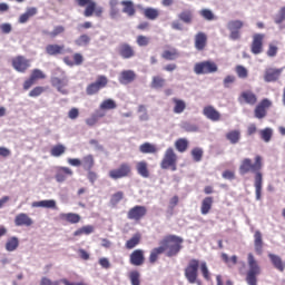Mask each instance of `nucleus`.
Instances as JSON below:
<instances>
[{"mask_svg":"<svg viewBox=\"0 0 285 285\" xmlns=\"http://www.w3.org/2000/svg\"><path fill=\"white\" fill-rule=\"evenodd\" d=\"M225 139H227V141H229V144L235 146L239 141H242V131L239 129H232L226 132Z\"/></svg>","mask_w":285,"mask_h":285,"instance_id":"27","label":"nucleus"},{"mask_svg":"<svg viewBox=\"0 0 285 285\" xmlns=\"http://www.w3.org/2000/svg\"><path fill=\"white\" fill-rule=\"evenodd\" d=\"M179 157H177V153L173 147H169L165 150L164 157L160 161V168L163 170H177V161Z\"/></svg>","mask_w":285,"mask_h":285,"instance_id":"6","label":"nucleus"},{"mask_svg":"<svg viewBox=\"0 0 285 285\" xmlns=\"http://www.w3.org/2000/svg\"><path fill=\"white\" fill-rule=\"evenodd\" d=\"M108 86V78L106 76H98L95 82H91L87 86L86 92L89 97L97 95L99 90Z\"/></svg>","mask_w":285,"mask_h":285,"instance_id":"10","label":"nucleus"},{"mask_svg":"<svg viewBox=\"0 0 285 285\" xmlns=\"http://www.w3.org/2000/svg\"><path fill=\"white\" fill-rule=\"evenodd\" d=\"M137 79V73L134 70H122L118 78L119 83L122 86H128V83H132Z\"/></svg>","mask_w":285,"mask_h":285,"instance_id":"24","label":"nucleus"},{"mask_svg":"<svg viewBox=\"0 0 285 285\" xmlns=\"http://www.w3.org/2000/svg\"><path fill=\"white\" fill-rule=\"evenodd\" d=\"M208 43V36L205 32L199 31L195 36L196 50H204Z\"/></svg>","mask_w":285,"mask_h":285,"instance_id":"26","label":"nucleus"},{"mask_svg":"<svg viewBox=\"0 0 285 285\" xmlns=\"http://www.w3.org/2000/svg\"><path fill=\"white\" fill-rule=\"evenodd\" d=\"M45 52L49 57H59V55H66V52H72V49H66V45L49 43L45 47Z\"/></svg>","mask_w":285,"mask_h":285,"instance_id":"12","label":"nucleus"},{"mask_svg":"<svg viewBox=\"0 0 285 285\" xmlns=\"http://www.w3.org/2000/svg\"><path fill=\"white\" fill-rule=\"evenodd\" d=\"M199 268L204 279L210 282V271H208V264H206V262L199 263V259L194 258L190 259L185 267L184 275L188 284H199V282L197 281V278L199 277Z\"/></svg>","mask_w":285,"mask_h":285,"instance_id":"3","label":"nucleus"},{"mask_svg":"<svg viewBox=\"0 0 285 285\" xmlns=\"http://www.w3.org/2000/svg\"><path fill=\"white\" fill-rule=\"evenodd\" d=\"M117 102L112 99H106L100 104V110H115Z\"/></svg>","mask_w":285,"mask_h":285,"instance_id":"51","label":"nucleus"},{"mask_svg":"<svg viewBox=\"0 0 285 285\" xmlns=\"http://www.w3.org/2000/svg\"><path fill=\"white\" fill-rule=\"evenodd\" d=\"M120 6H122V12L129 17H135L137 13V9H135V3L132 0H122Z\"/></svg>","mask_w":285,"mask_h":285,"instance_id":"29","label":"nucleus"},{"mask_svg":"<svg viewBox=\"0 0 285 285\" xmlns=\"http://www.w3.org/2000/svg\"><path fill=\"white\" fill-rule=\"evenodd\" d=\"M136 43H137V46H139L140 48H144V47L148 46V43H150V38L140 35V36H138V37L136 38Z\"/></svg>","mask_w":285,"mask_h":285,"instance_id":"60","label":"nucleus"},{"mask_svg":"<svg viewBox=\"0 0 285 285\" xmlns=\"http://www.w3.org/2000/svg\"><path fill=\"white\" fill-rule=\"evenodd\" d=\"M261 138L263 139V141H265V144H268V141H271V139H273V129L267 127L263 130L259 131Z\"/></svg>","mask_w":285,"mask_h":285,"instance_id":"52","label":"nucleus"},{"mask_svg":"<svg viewBox=\"0 0 285 285\" xmlns=\"http://www.w3.org/2000/svg\"><path fill=\"white\" fill-rule=\"evenodd\" d=\"M51 86L58 90L61 95H68V89H66V86H68V78H59L53 77L51 78Z\"/></svg>","mask_w":285,"mask_h":285,"instance_id":"22","label":"nucleus"},{"mask_svg":"<svg viewBox=\"0 0 285 285\" xmlns=\"http://www.w3.org/2000/svg\"><path fill=\"white\" fill-rule=\"evenodd\" d=\"M59 217L63 222H68V224H79L81 222V216L75 213H62Z\"/></svg>","mask_w":285,"mask_h":285,"instance_id":"32","label":"nucleus"},{"mask_svg":"<svg viewBox=\"0 0 285 285\" xmlns=\"http://www.w3.org/2000/svg\"><path fill=\"white\" fill-rule=\"evenodd\" d=\"M63 32H66V27L63 26H56L53 28V30L51 31L50 35V39H57V37H59V35H63Z\"/></svg>","mask_w":285,"mask_h":285,"instance_id":"59","label":"nucleus"},{"mask_svg":"<svg viewBox=\"0 0 285 285\" xmlns=\"http://www.w3.org/2000/svg\"><path fill=\"white\" fill-rule=\"evenodd\" d=\"M283 72L284 68L268 67L265 69L264 81H266V83H273L275 81H278Z\"/></svg>","mask_w":285,"mask_h":285,"instance_id":"16","label":"nucleus"},{"mask_svg":"<svg viewBox=\"0 0 285 285\" xmlns=\"http://www.w3.org/2000/svg\"><path fill=\"white\" fill-rule=\"evenodd\" d=\"M191 157L196 163L202 161L204 157V149L199 147H195L194 149H191Z\"/></svg>","mask_w":285,"mask_h":285,"instance_id":"54","label":"nucleus"},{"mask_svg":"<svg viewBox=\"0 0 285 285\" xmlns=\"http://www.w3.org/2000/svg\"><path fill=\"white\" fill-rule=\"evenodd\" d=\"M218 70L219 67L213 60L197 62L194 66L195 75H214V72H217Z\"/></svg>","mask_w":285,"mask_h":285,"instance_id":"8","label":"nucleus"},{"mask_svg":"<svg viewBox=\"0 0 285 285\" xmlns=\"http://www.w3.org/2000/svg\"><path fill=\"white\" fill-rule=\"evenodd\" d=\"M129 264H131V266H144V264H146V252L141 248L131 252L129 255Z\"/></svg>","mask_w":285,"mask_h":285,"instance_id":"18","label":"nucleus"},{"mask_svg":"<svg viewBox=\"0 0 285 285\" xmlns=\"http://www.w3.org/2000/svg\"><path fill=\"white\" fill-rule=\"evenodd\" d=\"M14 224L16 226H26L28 228L35 224V220H32L28 214L20 213L14 217Z\"/></svg>","mask_w":285,"mask_h":285,"instance_id":"25","label":"nucleus"},{"mask_svg":"<svg viewBox=\"0 0 285 285\" xmlns=\"http://www.w3.org/2000/svg\"><path fill=\"white\" fill-rule=\"evenodd\" d=\"M236 75L239 79H247L248 78V69L246 67L238 65L235 68Z\"/></svg>","mask_w":285,"mask_h":285,"instance_id":"58","label":"nucleus"},{"mask_svg":"<svg viewBox=\"0 0 285 285\" xmlns=\"http://www.w3.org/2000/svg\"><path fill=\"white\" fill-rule=\"evenodd\" d=\"M17 248H19V238L13 236L7 240L6 250H8L9 253H12L17 250Z\"/></svg>","mask_w":285,"mask_h":285,"instance_id":"46","label":"nucleus"},{"mask_svg":"<svg viewBox=\"0 0 285 285\" xmlns=\"http://www.w3.org/2000/svg\"><path fill=\"white\" fill-rule=\"evenodd\" d=\"M238 101L248 106H255L257 104V95L250 90H245L240 94Z\"/></svg>","mask_w":285,"mask_h":285,"instance_id":"23","label":"nucleus"},{"mask_svg":"<svg viewBox=\"0 0 285 285\" xmlns=\"http://www.w3.org/2000/svg\"><path fill=\"white\" fill-rule=\"evenodd\" d=\"M91 233H95V226L86 225V226L78 228L73 233V237H81V235H91Z\"/></svg>","mask_w":285,"mask_h":285,"instance_id":"44","label":"nucleus"},{"mask_svg":"<svg viewBox=\"0 0 285 285\" xmlns=\"http://www.w3.org/2000/svg\"><path fill=\"white\" fill-rule=\"evenodd\" d=\"M264 33H255L253 36L252 45H250V52L253 55H262L264 52Z\"/></svg>","mask_w":285,"mask_h":285,"instance_id":"13","label":"nucleus"},{"mask_svg":"<svg viewBox=\"0 0 285 285\" xmlns=\"http://www.w3.org/2000/svg\"><path fill=\"white\" fill-rule=\"evenodd\" d=\"M254 248L257 255H262L264 253V240L262 238V232L256 230L254 234Z\"/></svg>","mask_w":285,"mask_h":285,"instance_id":"31","label":"nucleus"},{"mask_svg":"<svg viewBox=\"0 0 285 285\" xmlns=\"http://www.w3.org/2000/svg\"><path fill=\"white\" fill-rule=\"evenodd\" d=\"M166 86V79L155 76L151 80V88H164Z\"/></svg>","mask_w":285,"mask_h":285,"instance_id":"56","label":"nucleus"},{"mask_svg":"<svg viewBox=\"0 0 285 285\" xmlns=\"http://www.w3.org/2000/svg\"><path fill=\"white\" fill-rule=\"evenodd\" d=\"M274 23H276V26H279L281 30L285 29V6L282 7L278 13L274 17Z\"/></svg>","mask_w":285,"mask_h":285,"instance_id":"40","label":"nucleus"},{"mask_svg":"<svg viewBox=\"0 0 285 285\" xmlns=\"http://www.w3.org/2000/svg\"><path fill=\"white\" fill-rule=\"evenodd\" d=\"M161 58L165 59V61H175L179 59V50L176 48L166 49L163 51Z\"/></svg>","mask_w":285,"mask_h":285,"instance_id":"34","label":"nucleus"},{"mask_svg":"<svg viewBox=\"0 0 285 285\" xmlns=\"http://www.w3.org/2000/svg\"><path fill=\"white\" fill-rule=\"evenodd\" d=\"M203 115L209 121H222V114L213 105L205 106L203 108Z\"/></svg>","mask_w":285,"mask_h":285,"instance_id":"21","label":"nucleus"},{"mask_svg":"<svg viewBox=\"0 0 285 285\" xmlns=\"http://www.w3.org/2000/svg\"><path fill=\"white\" fill-rule=\"evenodd\" d=\"M171 101L174 104L173 112H175V115H181V112L186 110V101H184L183 99L173 98Z\"/></svg>","mask_w":285,"mask_h":285,"instance_id":"39","label":"nucleus"},{"mask_svg":"<svg viewBox=\"0 0 285 285\" xmlns=\"http://www.w3.org/2000/svg\"><path fill=\"white\" fill-rule=\"evenodd\" d=\"M11 66L17 72H26L30 68V60L23 56H17L11 59Z\"/></svg>","mask_w":285,"mask_h":285,"instance_id":"14","label":"nucleus"},{"mask_svg":"<svg viewBox=\"0 0 285 285\" xmlns=\"http://www.w3.org/2000/svg\"><path fill=\"white\" fill-rule=\"evenodd\" d=\"M124 197V191H116L111 195L109 203L111 206H118L119 202H122Z\"/></svg>","mask_w":285,"mask_h":285,"instance_id":"49","label":"nucleus"},{"mask_svg":"<svg viewBox=\"0 0 285 285\" xmlns=\"http://www.w3.org/2000/svg\"><path fill=\"white\" fill-rule=\"evenodd\" d=\"M178 19L183 21L184 23H193V11L191 10H184L178 14Z\"/></svg>","mask_w":285,"mask_h":285,"instance_id":"45","label":"nucleus"},{"mask_svg":"<svg viewBox=\"0 0 285 285\" xmlns=\"http://www.w3.org/2000/svg\"><path fill=\"white\" fill-rule=\"evenodd\" d=\"M90 41V36L82 33L75 40V45L78 46V48H81L83 46H89Z\"/></svg>","mask_w":285,"mask_h":285,"instance_id":"47","label":"nucleus"},{"mask_svg":"<svg viewBox=\"0 0 285 285\" xmlns=\"http://www.w3.org/2000/svg\"><path fill=\"white\" fill-rule=\"evenodd\" d=\"M271 106H273V102L267 98L261 100V104H258L254 110L256 119H264V117L268 115V108H271Z\"/></svg>","mask_w":285,"mask_h":285,"instance_id":"19","label":"nucleus"},{"mask_svg":"<svg viewBox=\"0 0 285 285\" xmlns=\"http://www.w3.org/2000/svg\"><path fill=\"white\" fill-rule=\"evenodd\" d=\"M222 257V261L227 264V266H235L237 264V256H232V257H228V254L226 253H223L220 255Z\"/></svg>","mask_w":285,"mask_h":285,"instance_id":"55","label":"nucleus"},{"mask_svg":"<svg viewBox=\"0 0 285 285\" xmlns=\"http://www.w3.org/2000/svg\"><path fill=\"white\" fill-rule=\"evenodd\" d=\"M43 92H46V88L38 86L29 92V97H40V95H43Z\"/></svg>","mask_w":285,"mask_h":285,"instance_id":"63","label":"nucleus"},{"mask_svg":"<svg viewBox=\"0 0 285 285\" xmlns=\"http://www.w3.org/2000/svg\"><path fill=\"white\" fill-rule=\"evenodd\" d=\"M73 59V60H72ZM72 59L69 56L62 58L66 66H81L83 63V56L81 53H73Z\"/></svg>","mask_w":285,"mask_h":285,"instance_id":"28","label":"nucleus"},{"mask_svg":"<svg viewBox=\"0 0 285 285\" xmlns=\"http://www.w3.org/2000/svg\"><path fill=\"white\" fill-rule=\"evenodd\" d=\"M200 16L206 19V21H214L215 19V13L210 11V9H203L200 10Z\"/></svg>","mask_w":285,"mask_h":285,"instance_id":"61","label":"nucleus"},{"mask_svg":"<svg viewBox=\"0 0 285 285\" xmlns=\"http://www.w3.org/2000/svg\"><path fill=\"white\" fill-rule=\"evenodd\" d=\"M79 8H85L83 17H101L104 14V7L97 6L94 0H76Z\"/></svg>","mask_w":285,"mask_h":285,"instance_id":"5","label":"nucleus"},{"mask_svg":"<svg viewBox=\"0 0 285 285\" xmlns=\"http://www.w3.org/2000/svg\"><path fill=\"white\" fill-rule=\"evenodd\" d=\"M81 166L85 170H92V168H95V156L91 154L83 156Z\"/></svg>","mask_w":285,"mask_h":285,"instance_id":"41","label":"nucleus"},{"mask_svg":"<svg viewBox=\"0 0 285 285\" xmlns=\"http://www.w3.org/2000/svg\"><path fill=\"white\" fill-rule=\"evenodd\" d=\"M184 238L177 235H167L160 242L159 246L150 250L149 264H157L159 255L166 253L167 257H177L181 249L184 248Z\"/></svg>","mask_w":285,"mask_h":285,"instance_id":"1","label":"nucleus"},{"mask_svg":"<svg viewBox=\"0 0 285 285\" xmlns=\"http://www.w3.org/2000/svg\"><path fill=\"white\" fill-rule=\"evenodd\" d=\"M181 128L185 130V132H199V127L188 121L183 122Z\"/></svg>","mask_w":285,"mask_h":285,"instance_id":"57","label":"nucleus"},{"mask_svg":"<svg viewBox=\"0 0 285 285\" xmlns=\"http://www.w3.org/2000/svg\"><path fill=\"white\" fill-rule=\"evenodd\" d=\"M39 79H46V73H43L41 69H33L30 77L23 82V90H30Z\"/></svg>","mask_w":285,"mask_h":285,"instance_id":"15","label":"nucleus"},{"mask_svg":"<svg viewBox=\"0 0 285 285\" xmlns=\"http://www.w3.org/2000/svg\"><path fill=\"white\" fill-rule=\"evenodd\" d=\"M65 154H66V146H63L62 144H58L53 146L50 150L51 157H61V155H65Z\"/></svg>","mask_w":285,"mask_h":285,"instance_id":"48","label":"nucleus"},{"mask_svg":"<svg viewBox=\"0 0 285 285\" xmlns=\"http://www.w3.org/2000/svg\"><path fill=\"white\" fill-rule=\"evenodd\" d=\"M242 28H244V21L242 20H230L227 23V29L229 30V39H232V41H237V39H242V32L239 30H242Z\"/></svg>","mask_w":285,"mask_h":285,"instance_id":"11","label":"nucleus"},{"mask_svg":"<svg viewBox=\"0 0 285 285\" xmlns=\"http://www.w3.org/2000/svg\"><path fill=\"white\" fill-rule=\"evenodd\" d=\"M264 167L262 156H255L254 163L250 158H245L239 165V175H248V173H255L254 187L256 193V199H262V186L264 184V176L262 174V168Z\"/></svg>","mask_w":285,"mask_h":285,"instance_id":"2","label":"nucleus"},{"mask_svg":"<svg viewBox=\"0 0 285 285\" xmlns=\"http://www.w3.org/2000/svg\"><path fill=\"white\" fill-rule=\"evenodd\" d=\"M268 257H269L274 268H276L281 273H284V263L282 262V257H279L275 254H268Z\"/></svg>","mask_w":285,"mask_h":285,"instance_id":"43","label":"nucleus"},{"mask_svg":"<svg viewBox=\"0 0 285 285\" xmlns=\"http://www.w3.org/2000/svg\"><path fill=\"white\" fill-rule=\"evenodd\" d=\"M75 173L72 171V169H70V167H56V175H55V179L58 184H63V181H66V179H68V177H72Z\"/></svg>","mask_w":285,"mask_h":285,"instance_id":"20","label":"nucleus"},{"mask_svg":"<svg viewBox=\"0 0 285 285\" xmlns=\"http://www.w3.org/2000/svg\"><path fill=\"white\" fill-rule=\"evenodd\" d=\"M247 264L248 271L246 273L245 282L248 285H257V277L262 275V267H259V264L257 263V259H255L253 253L247 255Z\"/></svg>","mask_w":285,"mask_h":285,"instance_id":"4","label":"nucleus"},{"mask_svg":"<svg viewBox=\"0 0 285 285\" xmlns=\"http://www.w3.org/2000/svg\"><path fill=\"white\" fill-rule=\"evenodd\" d=\"M118 55L121 57V59H132L137 57V51L130 43L122 42L118 47Z\"/></svg>","mask_w":285,"mask_h":285,"instance_id":"17","label":"nucleus"},{"mask_svg":"<svg viewBox=\"0 0 285 285\" xmlns=\"http://www.w3.org/2000/svg\"><path fill=\"white\" fill-rule=\"evenodd\" d=\"M139 244H141V234L138 233L126 242L125 247L127 250H132V248H137Z\"/></svg>","mask_w":285,"mask_h":285,"instance_id":"38","label":"nucleus"},{"mask_svg":"<svg viewBox=\"0 0 285 285\" xmlns=\"http://www.w3.org/2000/svg\"><path fill=\"white\" fill-rule=\"evenodd\" d=\"M32 206L33 208H53L57 210V202L55 199L35 202Z\"/></svg>","mask_w":285,"mask_h":285,"instance_id":"37","label":"nucleus"},{"mask_svg":"<svg viewBox=\"0 0 285 285\" xmlns=\"http://www.w3.org/2000/svg\"><path fill=\"white\" fill-rule=\"evenodd\" d=\"M109 178L117 181V179H126L132 175V167L128 163L120 164L117 168L109 170Z\"/></svg>","mask_w":285,"mask_h":285,"instance_id":"7","label":"nucleus"},{"mask_svg":"<svg viewBox=\"0 0 285 285\" xmlns=\"http://www.w3.org/2000/svg\"><path fill=\"white\" fill-rule=\"evenodd\" d=\"M237 81V78L233 75H228L223 80L224 88H230V85L235 83Z\"/></svg>","mask_w":285,"mask_h":285,"instance_id":"62","label":"nucleus"},{"mask_svg":"<svg viewBox=\"0 0 285 285\" xmlns=\"http://www.w3.org/2000/svg\"><path fill=\"white\" fill-rule=\"evenodd\" d=\"M136 170L140 177H144L145 179H148L150 177V170H148V163L145 160L138 161L136 164Z\"/></svg>","mask_w":285,"mask_h":285,"instance_id":"35","label":"nucleus"},{"mask_svg":"<svg viewBox=\"0 0 285 285\" xmlns=\"http://www.w3.org/2000/svg\"><path fill=\"white\" fill-rule=\"evenodd\" d=\"M214 199L213 196H207L202 200L200 213L202 215H208L213 209Z\"/></svg>","mask_w":285,"mask_h":285,"instance_id":"33","label":"nucleus"},{"mask_svg":"<svg viewBox=\"0 0 285 285\" xmlns=\"http://www.w3.org/2000/svg\"><path fill=\"white\" fill-rule=\"evenodd\" d=\"M142 14L145 19H148L149 21H156V19H159V9L147 7L144 9Z\"/></svg>","mask_w":285,"mask_h":285,"instance_id":"36","label":"nucleus"},{"mask_svg":"<svg viewBox=\"0 0 285 285\" xmlns=\"http://www.w3.org/2000/svg\"><path fill=\"white\" fill-rule=\"evenodd\" d=\"M174 146L178 153H186V150H188V146H190V142L187 138H178Z\"/></svg>","mask_w":285,"mask_h":285,"instance_id":"42","label":"nucleus"},{"mask_svg":"<svg viewBox=\"0 0 285 285\" xmlns=\"http://www.w3.org/2000/svg\"><path fill=\"white\" fill-rule=\"evenodd\" d=\"M141 274L138 271H131L129 273V279L131 285H141Z\"/></svg>","mask_w":285,"mask_h":285,"instance_id":"53","label":"nucleus"},{"mask_svg":"<svg viewBox=\"0 0 285 285\" xmlns=\"http://www.w3.org/2000/svg\"><path fill=\"white\" fill-rule=\"evenodd\" d=\"M139 153H141L142 155H157V153H159V149L157 148V145L144 142L139 146Z\"/></svg>","mask_w":285,"mask_h":285,"instance_id":"30","label":"nucleus"},{"mask_svg":"<svg viewBox=\"0 0 285 285\" xmlns=\"http://www.w3.org/2000/svg\"><path fill=\"white\" fill-rule=\"evenodd\" d=\"M146 215H148V208L142 205H136L127 212V219L139 223Z\"/></svg>","mask_w":285,"mask_h":285,"instance_id":"9","label":"nucleus"},{"mask_svg":"<svg viewBox=\"0 0 285 285\" xmlns=\"http://www.w3.org/2000/svg\"><path fill=\"white\" fill-rule=\"evenodd\" d=\"M179 204V196H174L169 199V205L167 213L169 214L170 217L175 215V207Z\"/></svg>","mask_w":285,"mask_h":285,"instance_id":"50","label":"nucleus"},{"mask_svg":"<svg viewBox=\"0 0 285 285\" xmlns=\"http://www.w3.org/2000/svg\"><path fill=\"white\" fill-rule=\"evenodd\" d=\"M40 285H61V279L60 281H52L48 277H42L40 281Z\"/></svg>","mask_w":285,"mask_h":285,"instance_id":"64","label":"nucleus"}]
</instances>
